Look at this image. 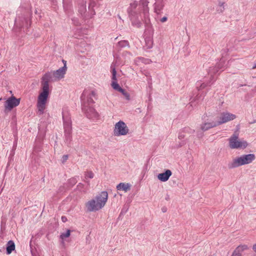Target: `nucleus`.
<instances>
[{
    "mask_svg": "<svg viewBox=\"0 0 256 256\" xmlns=\"http://www.w3.org/2000/svg\"><path fill=\"white\" fill-rule=\"evenodd\" d=\"M51 80L52 74L50 72L46 73L42 77V88L40 90L36 102L37 114L39 115L42 114L46 108V104L50 92L49 82Z\"/></svg>",
    "mask_w": 256,
    "mask_h": 256,
    "instance_id": "obj_1",
    "label": "nucleus"
},
{
    "mask_svg": "<svg viewBox=\"0 0 256 256\" xmlns=\"http://www.w3.org/2000/svg\"><path fill=\"white\" fill-rule=\"evenodd\" d=\"M108 199V192L106 191L102 192L94 198L88 200L86 204V206L90 212L98 211L105 206Z\"/></svg>",
    "mask_w": 256,
    "mask_h": 256,
    "instance_id": "obj_2",
    "label": "nucleus"
},
{
    "mask_svg": "<svg viewBox=\"0 0 256 256\" xmlns=\"http://www.w3.org/2000/svg\"><path fill=\"white\" fill-rule=\"evenodd\" d=\"M256 158L254 154H248L237 157L233 160L232 162L229 164L230 168H236L242 165L251 163Z\"/></svg>",
    "mask_w": 256,
    "mask_h": 256,
    "instance_id": "obj_3",
    "label": "nucleus"
},
{
    "mask_svg": "<svg viewBox=\"0 0 256 256\" xmlns=\"http://www.w3.org/2000/svg\"><path fill=\"white\" fill-rule=\"evenodd\" d=\"M229 145L231 148H244L248 146L246 140H240L238 138V134L235 132L229 138Z\"/></svg>",
    "mask_w": 256,
    "mask_h": 256,
    "instance_id": "obj_4",
    "label": "nucleus"
},
{
    "mask_svg": "<svg viewBox=\"0 0 256 256\" xmlns=\"http://www.w3.org/2000/svg\"><path fill=\"white\" fill-rule=\"evenodd\" d=\"M129 132V129L126 124L122 121L116 122L114 126V134L115 136H125Z\"/></svg>",
    "mask_w": 256,
    "mask_h": 256,
    "instance_id": "obj_5",
    "label": "nucleus"
},
{
    "mask_svg": "<svg viewBox=\"0 0 256 256\" xmlns=\"http://www.w3.org/2000/svg\"><path fill=\"white\" fill-rule=\"evenodd\" d=\"M236 118V115L228 112H224L221 113L218 117H217V124L218 125L222 124L224 123L227 122L229 121L234 120Z\"/></svg>",
    "mask_w": 256,
    "mask_h": 256,
    "instance_id": "obj_6",
    "label": "nucleus"
},
{
    "mask_svg": "<svg viewBox=\"0 0 256 256\" xmlns=\"http://www.w3.org/2000/svg\"><path fill=\"white\" fill-rule=\"evenodd\" d=\"M20 98H16L14 96L9 98L4 102L5 110L10 111L14 108L18 106Z\"/></svg>",
    "mask_w": 256,
    "mask_h": 256,
    "instance_id": "obj_7",
    "label": "nucleus"
},
{
    "mask_svg": "<svg viewBox=\"0 0 256 256\" xmlns=\"http://www.w3.org/2000/svg\"><path fill=\"white\" fill-rule=\"evenodd\" d=\"M66 69L67 68L65 64L64 66L63 67L56 71H54L52 72V75L54 77V80H58L63 78L64 77V75L66 73Z\"/></svg>",
    "mask_w": 256,
    "mask_h": 256,
    "instance_id": "obj_8",
    "label": "nucleus"
},
{
    "mask_svg": "<svg viewBox=\"0 0 256 256\" xmlns=\"http://www.w3.org/2000/svg\"><path fill=\"white\" fill-rule=\"evenodd\" d=\"M82 109L86 114L87 116L89 118H96L98 116V113L92 106H88L86 104H84Z\"/></svg>",
    "mask_w": 256,
    "mask_h": 256,
    "instance_id": "obj_9",
    "label": "nucleus"
},
{
    "mask_svg": "<svg viewBox=\"0 0 256 256\" xmlns=\"http://www.w3.org/2000/svg\"><path fill=\"white\" fill-rule=\"evenodd\" d=\"M248 249V247L246 244L240 245L234 250L232 256H242V252Z\"/></svg>",
    "mask_w": 256,
    "mask_h": 256,
    "instance_id": "obj_10",
    "label": "nucleus"
},
{
    "mask_svg": "<svg viewBox=\"0 0 256 256\" xmlns=\"http://www.w3.org/2000/svg\"><path fill=\"white\" fill-rule=\"evenodd\" d=\"M172 174V172L170 170H167L164 172L159 174L158 178L160 180L164 182L169 179Z\"/></svg>",
    "mask_w": 256,
    "mask_h": 256,
    "instance_id": "obj_11",
    "label": "nucleus"
},
{
    "mask_svg": "<svg viewBox=\"0 0 256 256\" xmlns=\"http://www.w3.org/2000/svg\"><path fill=\"white\" fill-rule=\"evenodd\" d=\"M130 184L128 183L121 182L116 186V188L118 190H122L126 192L130 188Z\"/></svg>",
    "mask_w": 256,
    "mask_h": 256,
    "instance_id": "obj_12",
    "label": "nucleus"
},
{
    "mask_svg": "<svg viewBox=\"0 0 256 256\" xmlns=\"http://www.w3.org/2000/svg\"><path fill=\"white\" fill-rule=\"evenodd\" d=\"M164 0H158L154 4L155 12L157 14H160L164 6Z\"/></svg>",
    "mask_w": 256,
    "mask_h": 256,
    "instance_id": "obj_13",
    "label": "nucleus"
},
{
    "mask_svg": "<svg viewBox=\"0 0 256 256\" xmlns=\"http://www.w3.org/2000/svg\"><path fill=\"white\" fill-rule=\"evenodd\" d=\"M217 122H206L201 126V129L203 130H206L210 128H214L218 126Z\"/></svg>",
    "mask_w": 256,
    "mask_h": 256,
    "instance_id": "obj_14",
    "label": "nucleus"
},
{
    "mask_svg": "<svg viewBox=\"0 0 256 256\" xmlns=\"http://www.w3.org/2000/svg\"><path fill=\"white\" fill-rule=\"evenodd\" d=\"M15 248V244L12 240H10L8 243V246L6 248V252L8 254L12 253Z\"/></svg>",
    "mask_w": 256,
    "mask_h": 256,
    "instance_id": "obj_15",
    "label": "nucleus"
},
{
    "mask_svg": "<svg viewBox=\"0 0 256 256\" xmlns=\"http://www.w3.org/2000/svg\"><path fill=\"white\" fill-rule=\"evenodd\" d=\"M82 96H90L91 98L92 96L95 98L96 96V93L94 90H90L88 92V90H84L82 94Z\"/></svg>",
    "mask_w": 256,
    "mask_h": 256,
    "instance_id": "obj_16",
    "label": "nucleus"
},
{
    "mask_svg": "<svg viewBox=\"0 0 256 256\" xmlns=\"http://www.w3.org/2000/svg\"><path fill=\"white\" fill-rule=\"evenodd\" d=\"M111 86L114 89L120 92L122 91L123 89L120 86V85L118 84L117 82L112 81Z\"/></svg>",
    "mask_w": 256,
    "mask_h": 256,
    "instance_id": "obj_17",
    "label": "nucleus"
},
{
    "mask_svg": "<svg viewBox=\"0 0 256 256\" xmlns=\"http://www.w3.org/2000/svg\"><path fill=\"white\" fill-rule=\"evenodd\" d=\"M94 103V100H92V98L90 96H88L87 102L84 103V104H86V106H90V104H93Z\"/></svg>",
    "mask_w": 256,
    "mask_h": 256,
    "instance_id": "obj_18",
    "label": "nucleus"
},
{
    "mask_svg": "<svg viewBox=\"0 0 256 256\" xmlns=\"http://www.w3.org/2000/svg\"><path fill=\"white\" fill-rule=\"evenodd\" d=\"M70 230H68L67 232L66 233L62 234L60 235V238L62 239H64L66 238H68L70 236Z\"/></svg>",
    "mask_w": 256,
    "mask_h": 256,
    "instance_id": "obj_19",
    "label": "nucleus"
},
{
    "mask_svg": "<svg viewBox=\"0 0 256 256\" xmlns=\"http://www.w3.org/2000/svg\"><path fill=\"white\" fill-rule=\"evenodd\" d=\"M85 176L86 178H92L94 176V173L90 171V172H87L85 174Z\"/></svg>",
    "mask_w": 256,
    "mask_h": 256,
    "instance_id": "obj_20",
    "label": "nucleus"
},
{
    "mask_svg": "<svg viewBox=\"0 0 256 256\" xmlns=\"http://www.w3.org/2000/svg\"><path fill=\"white\" fill-rule=\"evenodd\" d=\"M120 92L122 94L126 97V100H130V96L128 92H126L124 89L122 90V91H121Z\"/></svg>",
    "mask_w": 256,
    "mask_h": 256,
    "instance_id": "obj_21",
    "label": "nucleus"
},
{
    "mask_svg": "<svg viewBox=\"0 0 256 256\" xmlns=\"http://www.w3.org/2000/svg\"><path fill=\"white\" fill-rule=\"evenodd\" d=\"M64 127L66 130L70 132V124L68 122H64Z\"/></svg>",
    "mask_w": 256,
    "mask_h": 256,
    "instance_id": "obj_22",
    "label": "nucleus"
},
{
    "mask_svg": "<svg viewBox=\"0 0 256 256\" xmlns=\"http://www.w3.org/2000/svg\"><path fill=\"white\" fill-rule=\"evenodd\" d=\"M68 159V155H64L62 157V162L64 163L66 162Z\"/></svg>",
    "mask_w": 256,
    "mask_h": 256,
    "instance_id": "obj_23",
    "label": "nucleus"
},
{
    "mask_svg": "<svg viewBox=\"0 0 256 256\" xmlns=\"http://www.w3.org/2000/svg\"><path fill=\"white\" fill-rule=\"evenodd\" d=\"M116 72L114 68H112V75H116Z\"/></svg>",
    "mask_w": 256,
    "mask_h": 256,
    "instance_id": "obj_24",
    "label": "nucleus"
},
{
    "mask_svg": "<svg viewBox=\"0 0 256 256\" xmlns=\"http://www.w3.org/2000/svg\"><path fill=\"white\" fill-rule=\"evenodd\" d=\"M62 221L63 222H66L67 218H66V216H63L62 217Z\"/></svg>",
    "mask_w": 256,
    "mask_h": 256,
    "instance_id": "obj_25",
    "label": "nucleus"
},
{
    "mask_svg": "<svg viewBox=\"0 0 256 256\" xmlns=\"http://www.w3.org/2000/svg\"><path fill=\"white\" fill-rule=\"evenodd\" d=\"M167 20V18L166 17H164L162 18L160 21L162 22H165Z\"/></svg>",
    "mask_w": 256,
    "mask_h": 256,
    "instance_id": "obj_26",
    "label": "nucleus"
},
{
    "mask_svg": "<svg viewBox=\"0 0 256 256\" xmlns=\"http://www.w3.org/2000/svg\"><path fill=\"white\" fill-rule=\"evenodd\" d=\"M112 81L116 82V75H112Z\"/></svg>",
    "mask_w": 256,
    "mask_h": 256,
    "instance_id": "obj_27",
    "label": "nucleus"
},
{
    "mask_svg": "<svg viewBox=\"0 0 256 256\" xmlns=\"http://www.w3.org/2000/svg\"><path fill=\"white\" fill-rule=\"evenodd\" d=\"M224 2H219V4H219V6H222V7H223V8H224Z\"/></svg>",
    "mask_w": 256,
    "mask_h": 256,
    "instance_id": "obj_28",
    "label": "nucleus"
},
{
    "mask_svg": "<svg viewBox=\"0 0 256 256\" xmlns=\"http://www.w3.org/2000/svg\"><path fill=\"white\" fill-rule=\"evenodd\" d=\"M252 249L254 251L256 252V244L253 246Z\"/></svg>",
    "mask_w": 256,
    "mask_h": 256,
    "instance_id": "obj_29",
    "label": "nucleus"
},
{
    "mask_svg": "<svg viewBox=\"0 0 256 256\" xmlns=\"http://www.w3.org/2000/svg\"><path fill=\"white\" fill-rule=\"evenodd\" d=\"M206 86V85L204 84H201L200 86V88H205Z\"/></svg>",
    "mask_w": 256,
    "mask_h": 256,
    "instance_id": "obj_30",
    "label": "nucleus"
},
{
    "mask_svg": "<svg viewBox=\"0 0 256 256\" xmlns=\"http://www.w3.org/2000/svg\"><path fill=\"white\" fill-rule=\"evenodd\" d=\"M252 68H253V69H255V68H256V64H255L254 65V66L252 67Z\"/></svg>",
    "mask_w": 256,
    "mask_h": 256,
    "instance_id": "obj_31",
    "label": "nucleus"
},
{
    "mask_svg": "<svg viewBox=\"0 0 256 256\" xmlns=\"http://www.w3.org/2000/svg\"><path fill=\"white\" fill-rule=\"evenodd\" d=\"M63 62H64V65L65 64H66V61L63 60Z\"/></svg>",
    "mask_w": 256,
    "mask_h": 256,
    "instance_id": "obj_32",
    "label": "nucleus"
},
{
    "mask_svg": "<svg viewBox=\"0 0 256 256\" xmlns=\"http://www.w3.org/2000/svg\"><path fill=\"white\" fill-rule=\"evenodd\" d=\"M2 100V98H0V100Z\"/></svg>",
    "mask_w": 256,
    "mask_h": 256,
    "instance_id": "obj_33",
    "label": "nucleus"
}]
</instances>
